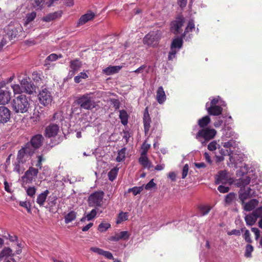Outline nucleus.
<instances>
[{
  "label": "nucleus",
  "instance_id": "f257e3e1",
  "mask_svg": "<svg viewBox=\"0 0 262 262\" xmlns=\"http://www.w3.org/2000/svg\"><path fill=\"white\" fill-rule=\"evenodd\" d=\"M34 153L33 149L30 148L29 144H25L22 146L18 151L16 161L13 164V171L18 173L23 172L25 170L24 164L31 159V157Z\"/></svg>",
  "mask_w": 262,
  "mask_h": 262
},
{
  "label": "nucleus",
  "instance_id": "f03ea898",
  "mask_svg": "<svg viewBox=\"0 0 262 262\" xmlns=\"http://www.w3.org/2000/svg\"><path fill=\"white\" fill-rule=\"evenodd\" d=\"M12 109L16 114H24L28 112L30 103L29 97L26 95H20L13 99L11 102Z\"/></svg>",
  "mask_w": 262,
  "mask_h": 262
},
{
  "label": "nucleus",
  "instance_id": "7ed1b4c3",
  "mask_svg": "<svg viewBox=\"0 0 262 262\" xmlns=\"http://www.w3.org/2000/svg\"><path fill=\"white\" fill-rule=\"evenodd\" d=\"M210 102H207L206 109L208 113L210 115L219 116L222 114L223 111L222 106H225V103L222 101L219 96L210 98Z\"/></svg>",
  "mask_w": 262,
  "mask_h": 262
},
{
  "label": "nucleus",
  "instance_id": "20e7f679",
  "mask_svg": "<svg viewBox=\"0 0 262 262\" xmlns=\"http://www.w3.org/2000/svg\"><path fill=\"white\" fill-rule=\"evenodd\" d=\"M75 102L81 110H92L96 105L91 94H85L78 97Z\"/></svg>",
  "mask_w": 262,
  "mask_h": 262
},
{
  "label": "nucleus",
  "instance_id": "39448f33",
  "mask_svg": "<svg viewBox=\"0 0 262 262\" xmlns=\"http://www.w3.org/2000/svg\"><path fill=\"white\" fill-rule=\"evenodd\" d=\"M216 134V131L213 128H205L198 131L195 138L200 141L203 145H205L210 140L214 138Z\"/></svg>",
  "mask_w": 262,
  "mask_h": 262
},
{
  "label": "nucleus",
  "instance_id": "423d86ee",
  "mask_svg": "<svg viewBox=\"0 0 262 262\" xmlns=\"http://www.w3.org/2000/svg\"><path fill=\"white\" fill-rule=\"evenodd\" d=\"M162 36V32L160 30L150 32L143 38V43L150 47H156Z\"/></svg>",
  "mask_w": 262,
  "mask_h": 262
},
{
  "label": "nucleus",
  "instance_id": "0eeeda50",
  "mask_svg": "<svg viewBox=\"0 0 262 262\" xmlns=\"http://www.w3.org/2000/svg\"><path fill=\"white\" fill-rule=\"evenodd\" d=\"M103 196L104 192L103 191H97L92 193L88 199L89 206L91 207H101Z\"/></svg>",
  "mask_w": 262,
  "mask_h": 262
},
{
  "label": "nucleus",
  "instance_id": "6e6552de",
  "mask_svg": "<svg viewBox=\"0 0 262 262\" xmlns=\"http://www.w3.org/2000/svg\"><path fill=\"white\" fill-rule=\"evenodd\" d=\"M182 45L183 40L181 37H177L173 39L168 56L169 60H171L176 57L177 53L181 48Z\"/></svg>",
  "mask_w": 262,
  "mask_h": 262
},
{
  "label": "nucleus",
  "instance_id": "1a4fd4ad",
  "mask_svg": "<svg viewBox=\"0 0 262 262\" xmlns=\"http://www.w3.org/2000/svg\"><path fill=\"white\" fill-rule=\"evenodd\" d=\"M8 36L12 39L17 36H20L23 31V28L18 23H15L13 25L11 24L6 28Z\"/></svg>",
  "mask_w": 262,
  "mask_h": 262
},
{
  "label": "nucleus",
  "instance_id": "9d476101",
  "mask_svg": "<svg viewBox=\"0 0 262 262\" xmlns=\"http://www.w3.org/2000/svg\"><path fill=\"white\" fill-rule=\"evenodd\" d=\"M38 99L41 104L47 106L51 103L52 97L51 93L47 89H44L39 93Z\"/></svg>",
  "mask_w": 262,
  "mask_h": 262
},
{
  "label": "nucleus",
  "instance_id": "9b49d317",
  "mask_svg": "<svg viewBox=\"0 0 262 262\" xmlns=\"http://www.w3.org/2000/svg\"><path fill=\"white\" fill-rule=\"evenodd\" d=\"M59 133V126L55 123H50L45 129V136L48 138L57 136Z\"/></svg>",
  "mask_w": 262,
  "mask_h": 262
},
{
  "label": "nucleus",
  "instance_id": "f8f14e48",
  "mask_svg": "<svg viewBox=\"0 0 262 262\" xmlns=\"http://www.w3.org/2000/svg\"><path fill=\"white\" fill-rule=\"evenodd\" d=\"M253 196H254V191L249 187L241 188L238 192L239 199L242 204H244L246 200Z\"/></svg>",
  "mask_w": 262,
  "mask_h": 262
},
{
  "label": "nucleus",
  "instance_id": "ddd939ff",
  "mask_svg": "<svg viewBox=\"0 0 262 262\" xmlns=\"http://www.w3.org/2000/svg\"><path fill=\"white\" fill-rule=\"evenodd\" d=\"M43 137L41 135L38 134L34 136L31 139L30 142H27L26 144H30V147L33 149L35 152L36 149L39 148L42 144Z\"/></svg>",
  "mask_w": 262,
  "mask_h": 262
},
{
  "label": "nucleus",
  "instance_id": "4468645a",
  "mask_svg": "<svg viewBox=\"0 0 262 262\" xmlns=\"http://www.w3.org/2000/svg\"><path fill=\"white\" fill-rule=\"evenodd\" d=\"M20 84L25 93L31 94L35 91V86L32 83L30 78L25 77L20 81Z\"/></svg>",
  "mask_w": 262,
  "mask_h": 262
},
{
  "label": "nucleus",
  "instance_id": "2eb2a0df",
  "mask_svg": "<svg viewBox=\"0 0 262 262\" xmlns=\"http://www.w3.org/2000/svg\"><path fill=\"white\" fill-rule=\"evenodd\" d=\"M184 23V18L179 17L171 23V31L174 34H178L182 32L181 28Z\"/></svg>",
  "mask_w": 262,
  "mask_h": 262
},
{
  "label": "nucleus",
  "instance_id": "dca6fc26",
  "mask_svg": "<svg viewBox=\"0 0 262 262\" xmlns=\"http://www.w3.org/2000/svg\"><path fill=\"white\" fill-rule=\"evenodd\" d=\"M46 160L43 154H37L31 159V166L41 169L42 163Z\"/></svg>",
  "mask_w": 262,
  "mask_h": 262
},
{
  "label": "nucleus",
  "instance_id": "f3484780",
  "mask_svg": "<svg viewBox=\"0 0 262 262\" xmlns=\"http://www.w3.org/2000/svg\"><path fill=\"white\" fill-rule=\"evenodd\" d=\"M39 172V169L32 166L29 167L25 172L23 178L26 179L27 181L32 182L35 180Z\"/></svg>",
  "mask_w": 262,
  "mask_h": 262
},
{
  "label": "nucleus",
  "instance_id": "a211bd4d",
  "mask_svg": "<svg viewBox=\"0 0 262 262\" xmlns=\"http://www.w3.org/2000/svg\"><path fill=\"white\" fill-rule=\"evenodd\" d=\"M11 98V93L8 88L0 89V104H7Z\"/></svg>",
  "mask_w": 262,
  "mask_h": 262
},
{
  "label": "nucleus",
  "instance_id": "6ab92c4d",
  "mask_svg": "<svg viewBox=\"0 0 262 262\" xmlns=\"http://www.w3.org/2000/svg\"><path fill=\"white\" fill-rule=\"evenodd\" d=\"M143 122L144 124L145 134L146 135L148 134L149 130L151 123V118L148 113V110L147 107L145 108L144 112Z\"/></svg>",
  "mask_w": 262,
  "mask_h": 262
},
{
  "label": "nucleus",
  "instance_id": "aec40b11",
  "mask_svg": "<svg viewBox=\"0 0 262 262\" xmlns=\"http://www.w3.org/2000/svg\"><path fill=\"white\" fill-rule=\"evenodd\" d=\"M10 110L6 106H0V123H6L10 120Z\"/></svg>",
  "mask_w": 262,
  "mask_h": 262
},
{
  "label": "nucleus",
  "instance_id": "412c9836",
  "mask_svg": "<svg viewBox=\"0 0 262 262\" xmlns=\"http://www.w3.org/2000/svg\"><path fill=\"white\" fill-rule=\"evenodd\" d=\"M237 137L238 135L233 132L230 127L226 126V125L224 127L222 136L223 140H227L228 138L233 140V139H237Z\"/></svg>",
  "mask_w": 262,
  "mask_h": 262
},
{
  "label": "nucleus",
  "instance_id": "4be33fe9",
  "mask_svg": "<svg viewBox=\"0 0 262 262\" xmlns=\"http://www.w3.org/2000/svg\"><path fill=\"white\" fill-rule=\"evenodd\" d=\"M223 141V142H222V146L228 150H231V154L233 155L235 148L238 146L237 142L233 139H230L227 141L226 140Z\"/></svg>",
  "mask_w": 262,
  "mask_h": 262
},
{
  "label": "nucleus",
  "instance_id": "5701e85b",
  "mask_svg": "<svg viewBox=\"0 0 262 262\" xmlns=\"http://www.w3.org/2000/svg\"><path fill=\"white\" fill-rule=\"evenodd\" d=\"M81 67V63L79 60L75 59L71 61L70 65L71 70L69 72L68 76L70 77H72L76 72L79 71Z\"/></svg>",
  "mask_w": 262,
  "mask_h": 262
},
{
  "label": "nucleus",
  "instance_id": "b1692460",
  "mask_svg": "<svg viewBox=\"0 0 262 262\" xmlns=\"http://www.w3.org/2000/svg\"><path fill=\"white\" fill-rule=\"evenodd\" d=\"M228 181V177L227 172L225 170L220 171L218 172L217 174L215 176V183L219 184H226Z\"/></svg>",
  "mask_w": 262,
  "mask_h": 262
},
{
  "label": "nucleus",
  "instance_id": "393cba45",
  "mask_svg": "<svg viewBox=\"0 0 262 262\" xmlns=\"http://www.w3.org/2000/svg\"><path fill=\"white\" fill-rule=\"evenodd\" d=\"M156 99L158 102L162 104L166 99V96L162 86L158 88L156 93Z\"/></svg>",
  "mask_w": 262,
  "mask_h": 262
},
{
  "label": "nucleus",
  "instance_id": "a878e982",
  "mask_svg": "<svg viewBox=\"0 0 262 262\" xmlns=\"http://www.w3.org/2000/svg\"><path fill=\"white\" fill-rule=\"evenodd\" d=\"M95 16V14L92 11H89L87 13L82 15L79 18L78 25H83L89 20H92Z\"/></svg>",
  "mask_w": 262,
  "mask_h": 262
},
{
  "label": "nucleus",
  "instance_id": "bb28decb",
  "mask_svg": "<svg viewBox=\"0 0 262 262\" xmlns=\"http://www.w3.org/2000/svg\"><path fill=\"white\" fill-rule=\"evenodd\" d=\"M258 201L256 199H253L248 202L242 204L243 208L245 211H250L253 210L256 206L258 204Z\"/></svg>",
  "mask_w": 262,
  "mask_h": 262
},
{
  "label": "nucleus",
  "instance_id": "cd10ccee",
  "mask_svg": "<svg viewBox=\"0 0 262 262\" xmlns=\"http://www.w3.org/2000/svg\"><path fill=\"white\" fill-rule=\"evenodd\" d=\"M62 11H58L53 13H51L44 16L42 18V20L46 22H50L56 18H59L61 16Z\"/></svg>",
  "mask_w": 262,
  "mask_h": 262
},
{
  "label": "nucleus",
  "instance_id": "c85d7f7f",
  "mask_svg": "<svg viewBox=\"0 0 262 262\" xmlns=\"http://www.w3.org/2000/svg\"><path fill=\"white\" fill-rule=\"evenodd\" d=\"M193 29H194V22L193 20H191L188 22V25L185 29L184 34H183V37L184 38L186 37L185 39L186 40H189L191 37L188 33L190 31H192Z\"/></svg>",
  "mask_w": 262,
  "mask_h": 262
},
{
  "label": "nucleus",
  "instance_id": "c756f323",
  "mask_svg": "<svg viewBox=\"0 0 262 262\" xmlns=\"http://www.w3.org/2000/svg\"><path fill=\"white\" fill-rule=\"evenodd\" d=\"M251 181V178L249 176H246L238 179L236 183L237 187L241 188H246L245 186L248 185Z\"/></svg>",
  "mask_w": 262,
  "mask_h": 262
},
{
  "label": "nucleus",
  "instance_id": "7c9ffc66",
  "mask_svg": "<svg viewBox=\"0 0 262 262\" xmlns=\"http://www.w3.org/2000/svg\"><path fill=\"white\" fill-rule=\"evenodd\" d=\"M49 194V191L48 190H46L37 196L36 202L40 206H42L44 205Z\"/></svg>",
  "mask_w": 262,
  "mask_h": 262
},
{
  "label": "nucleus",
  "instance_id": "2f4dec72",
  "mask_svg": "<svg viewBox=\"0 0 262 262\" xmlns=\"http://www.w3.org/2000/svg\"><path fill=\"white\" fill-rule=\"evenodd\" d=\"M122 68L121 66H110L103 70V73L107 75L118 73Z\"/></svg>",
  "mask_w": 262,
  "mask_h": 262
},
{
  "label": "nucleus",
  "instance_id": "473e14b6",
  "mask_svg": "<svg viewBox=\"0 0 262 262\" xmlns=\"http://www.w3.org/2000/svg\"><path fill=\"white\" fill-rule=\"evenodd\" d=\"M257 219V218L252 213L247 214L245 216V220L247 226H251L254 225Z\"/></svg>",
  "mask_w": 262,
  "mask_h": 262
},
{
  "label": "nucleus",
  "instance_id": "72a5a7b5",
  "mask_svg": "<svg viewBox=\"0 0 262 262\" xmlns=\"http://www.w3.org/2000/svg\"><path fill=\"white\" fill-rule=\"evenodd\" d=\"M139 161L140 163L145 168H149L151 167V164L148 159L146 155H141Z\"/></svg>",
  "mask_w": 262,
  "mask_h": 262
},
{
  "label": "nucleus",
  "instance_id": "f704fd0d",
  "mask_svg": "<svg viewBox=\"0 0 262 262\" xmlns=\"http://www.w3.org/2000/svg\"><path fill=\"white\" fill-rule=\"evenodd\" d=\"M119 118L121 120V122L124 125H125L128 123V115L125 110H121L119 112Z\"/></svg>",
  "mask_w": 262,
  "mask_h": 262
},
{
  "label": "nucleus",
  "instance_id": "c9c22d12",
  "mask_svg": "<svg viewBox=\"0 0 262 262\" xmlns=\"http://www.w3.org/2000/svg\"><path fill=\"white\" fill-rule=\"evenodd\" d=\"M76 213L74 211H71L66 214L64 216V222L66 224H68L75 220Z\"/></svg>",
  "mask_w": 262,
  "mask_h": 262
},
{
  "label": "nucleus",
  "instance_id": "e433bc0d",
  "mask_svg": "<svg viewBox=\"0 0 262 262\" xmlns=\"http://www.w3.org/2000/svg\"><path fill=\"white\" fill-rule=\"evenodd\" d=\"M210 122L209 116H205L198 120V124L201 127L206 126Z\"/></svg>",
  "mask_w": 262,
  "mask_h": 262
},
{
  "label": "nucleus",
  "instance_id": "4c0bfd02",
  "mask_svg": "<svg viewBox=\"0 0 262 262\" xmlns=\"http://www.w3.org/2000/svg\"><path fill=\"white\" fill-rule=\"evenodd\" d=\"M236 199V194L234 192H230L225 198V202L227 204H230L234 202Z\"/></svg>",
  "mask_w": 262,
  "mask_h": 262
},
{
  "label": "nucleus",
  "instance_id": "58836bf2",
  "mask_svg": "<svg viewBox=\"0 0 262 262\" xmlns=\"http://www.w3.org/2000/svg\"><path fill=\"white\" fill-rule=\"evenodd\" d=\"M199 208L201 215L204 216L209 212L211 209V207L209 205H201L199 206Z\"/></svg>",
  "mask_w": 262,
  "mask_h": 262
},
{
  "label": "nucleus",
  "instance_id": "ea45409f",
  "mask_svg": "<svg viewBox=\"0 0 262 262\" xmlns=\"http://www.w3.org/2000/svg\"><path fill=\"white\" fill-rule=\"evenodd\" d=\"M219 150L220 153L222 156L224 157V156L228 155L229 156V160L231 162L234 163L235 162L233 155H232V154H231V150H228V149H224L221 147L219 149Z\"/></svg>",
  "mask_w": 262,
  "mask_h": 262
},
{
  "label": "nucleus",
  "instance_id": "a19ab883",
  "mask_svg": "<svg viewBox=\"0 0 262 262\" xmlns=\"http://www.w3.org/2000/svg\"><path fill=\"white\" fill-rule=\"evenodd\" d=\"M119 168L117 167H114L108 173V179L111 181H113L116 178Z\"/></svg>",
  "mask_w": 262,
  "mask_h": 262
},
{
  "label": "nucleus",
  "instance_id": "79ce46f5",
  "mask_svg": "<svg viewBox=\"0 0 262 262\" xmlns=\"http://www.w3.org/2000/svg\"><path fill=\"white\" fill-rule=\"evenodd\" d=\"M12 255V251L9 248H5L0 253V259Z\"/></svg>",
  "mask_w": 262,
  "mask_h": 262
},
{
  "label": "nucleus",
  "instance_id": "37998d69",
  "mask_svg": "<svg viewBox=\"0 0 262 262\" xmlns=\"http://www.w3.org/2000/svg\"><path fill=\"white\" fill-rule=\"evenodd\" d=\"M88 77V75L85 72H80L77 76L74 77V81L76 83H79L82 81V79H85Z\"/></svg>",
  "mask_w": 262,
  "mask_h": 262
},
{
  "label": "nucleus",
  "instance_id": "c03bdc74",
  "mask_svg": "<svg viewBox=\"0 0 262 262\" xmlns=\"http://www.w3.org/2000/svg\"><path fill=\"white\" fill-rule=\"evenodd\" d=\"M12 89H13V93L14 95L19 94L23 95V93H25L21 85H19V84H13L11 86Z\"/></svg>",
  "mask_w": 262,
  "mask_h": 262
},
{
  "label": "nucleus",
  "instance_id": "a18cd8bd",
  "mask_svg": "<svg viewBox=\"0 0 262 262\" xmlns=\"http://www.w3.org/2000/svg\"><path fill=\"white\" fill-rule=\"evenodd\" d=\"M126 150V148L124 147L118 151V155L116 158V161L117 162H121L124 159L125 157Z\"/></svg>",
  "mask_w": 262,
  "mask_h": 262
},
{
  "label": "nucleus",
  "instance_id": "49530a36",
  "mask_svg": "<svg viewBox=\"0 0 262 262\" xmlns=\"http://www.w3.org/2000/svg\"><path fill=\"white\" fill-rule=\"evenodd\" d=\"M241 231L244 232L243 237H244L245 240L246 241V242L247 243H251L252 239L250 237V233L249 231L248 230L246 229L245 227H244L241 229Z\"/></svg>",
  "mask_w": 262,
  "mask_h": 262
},
{
  "label": "nucleus",
  "instance_id": "de8ad7c7",
  "mask_svg": "<svg viewBox=\"0 0 262 262\" xmlns=\"http://www.w3.org/2000/svg\"><path fill=\"white\" fill-rule=\"evenodd\" d=\"M128 219V214L126 212H121L118 216V219L116 221L117 224H120L123 221L127 220Z\"/></svg>",
  "mask_w": 262,
  "mask_h": 262
},
{
  "label": "nucleus",
  "instance_id": "09e8293b",
  "mask_svg": "<svg viewBox=\"0 0 262 262\" xmlns=\"http://www.w3.org/2000/svg\"><path fill=\"white\" fill-rule=\"evenodd\" d=\"M143 190V186L140 187H134L128 190V192H132L134 195L139 194Z\"/></svg>",
  "mask_w": 262,
  "mask_h": 262
},
{
  "label": "nucleus",
  "instance_id": "8fccbe9b",
  "mask_svg": "<svg viewBox=\"0 0 262 262\" xmlns=\"http://www.w3.org/2000/svg\"><path fill=\"white\" fill-rule=\"evenodd\" d=\"M111 227V225L107 223H101L98 226V230L101 232L106 231Z\"/></svg>",
  "mask_w": 262,
  "mask_h": 262
},
{
  "label": "nucleus",
  "instance_id": "3c124183",
  "mask_svg": "<svg viewBox=\"0 0 262 262\" xmlns=\"http://www.w3.org/2000/svg\"><path fill=\"white\" fill-rule=\"evenodd\" d=\"M217 148L220 149V145L217 144V142L216 141H213L211 142L208 145V150H209L210 151H214Z\"/></svg>",
  "mask_w": 262,
  "mask_h": 262
},
{
  "label": "nucleus",
  "instance_id": "603ef678",
  "mask_svg": "<svg viewBox=\"0 0 262 262\" xmlns=\"http://www.w3.org/2000/svg\"><path fill=\"white\" fill-rule=\"evenodd\" d=\"M117 235L119 240L120 239H128L129 238V234L127 231H124L117 233Z\"/></svg>",
  "mask_w": 262,
  "mask_h": 262
},
{
  "label": "nucleus",
  "instance_id": "864d4df0",
  "mask_svg": "<svg viewBox=\"0 0 262 262\" xmlns=\"http://www.w3.org/2000/svg\"><path fill=\"white\" fill-rule=\"evenodd\" d=\"M253 251V247L252 245L248 244L246 246V250L245 256L246 257H250L251 256V253Z\"/></svg>",
  "mask_w": 262,
  "mask_h": 262
},
{
  "label": "nucleus",
  "instance_id": "5fc2aeb1",
  "mask_svg": "<svg viewBox=\"0 0 262 262\" xmlns=\"http://www.w3.org/2000/svg\"><path fill=\"white\" fill-rule=\"evenodd\" d=\"M61 57H62V55L61 54L57 55L56 54H51L47 57V58L46 59V62L47 61H55L57 59H58L59 58H61Z\"/></svg>",
  "mask_w": 262,
  "mask_h": 262
},
{
  "label": "nucleus",
  "instance_id": "6e6d98bb",
  "mask_svg": "<svg viewBox=\"0 0 262 262\" xmlns=\"http://www.w3.org/2000/svg\"><path fill=\"white\" fill-rule=\"evenodd\" d=\"M36 14L35 12H32L27 15L26 24L32 21L36 17Z\"/></svg>",
  "mask_w": 262,
  "mask_h": 262
},
{
  "label": "nucleus",
  "instance_id": "4d7b16f0",
  "mask_svg": "<svg viewBox=\"0 0 262 262\" xmlns=\"http://www.w3.org/2000/svg\"><path fill=\"white\" fill-rule=\"evenodd\" d=\"M97 214V210L96 209H93L91 210V211L88 213L87 215H86V219H87V220L88 221H90L91 220H92L93 219H94L96 215Z\"/></svg>",
  "mask_w": 262,
  "mask_h": 262
},
{
  "label": "nucleus",
  "instance_id": "13d9d810",
  "mask_svg": "<svg viewBox=\"0 0 262 262\" xmlns=\"http://www.w3.org/2000/svg\"><path fill=\"white\" fill-rule=\"evenodd\" d=\"M36 189L35 187H29L27 189V194L33 197L36 193Z\"/></svg>",
  "mask_w": 262,
  "mask_h": 262
},
{
  "label": "nucleus",
  "instance_id": "bf43d9fd",
  "mask_svg": "<svg viewBox=\"0 0 262 262\" xmlns=\"http://www.w3.org/2000/svg\"><path fill=\"white\" fill-rule=\"evenodd\" d=\"M150 147V145L144 143L142 146L141 155H146L148 150Z\"/></svg>",
  "mask_w": 262,
  "mask_h": 262
},
{
  "label": "nucleus",
  "instance_id": "052dcab7",
  "mask_svg": "<svg viewBox=\"0 0 262 262\" xmlns=\"http://www.w3.org/2000/svg\"><path fill=\"white\" fill-rule=\"evenodd\" d=\"M156 184L154 182V180H151L145 186V189L146 190H150L152 188L155 187Z\"/></svg>",
  "mask_w": 262,
  "mask_h": 262
},
{
  "label": "nucleus",
  "instance_id": "680f3d73",
  "mask_svg": "<svg viewBox=\"0 0 262 262\" xmlns=\"http://www.w3.org/2000/svg\"><path fill=\"white\" fill-rule=\"evenodd\" d=\"M252 213L254 214L257 218L262 216V206L256 208L252 212Z\"/></svg>",
  "mask_w": 262,
  "mask_h": 262
},
{
  "label": "nucleus",
  "instance_id": "e2e57ef3",
  "mask_svg": "<svg viewBox=\"0 0 262 262\" xmlns=\"http://www.w3.org/2000/svg\"><path fill=\"white\" fill-rule=\"evenodd\" d=\"M57 198L56 196H53L52 197L50 196L49 198V204L53 207L55 206L57 203Z\"/></svg>",
  "mask_w": 262,
  "mask_h": 262
},
{
  "label": "nucleus",
  "instance_id": "0e129e2a",
  "mask_svg": "<svg viewBox=\"0 0 262 262\" xmlns=\"http://www.w3.org/2000/svg\"><path fill=\"white\" fill-rule=\"evenodd\" d=\"M90 250L101 255H102L104 251L103 250L97 247H91Z\"/></svg>",
  "mask_w": 262,
  "mask_h": 262
},
{
  "label": "nucleus",
  "instance_id": "69168bd1",
  "mask_svg": "<svg viewBox=\"0 0 262 262\" xmlns=\"http://www.w3.org/2000/svg\"><path fill=\"white\" fill-rule=\"evenodd\" d=\"M217 190L221 193H226V192H228L229 191V187H226L225 186H223V185H220L218 187Z\"/></svg>",
  "mask_w": 262,
  "mask_h": 262
},
{
  "label": "nucleus",
  "instance_id": "338daca9",
  "mask_svg": "<svg viewBox=\"0 0 262 262\" xmlns=\"http://www.w3.org/2000/svg\"><path fill=\"white\" fill-rule=\"evenodd\" d=\"M189 166L188 164H185L182 169V179H185L187 176L188 172Z\"/></svg>",
  "mask_w": 262,
  "mask_h": 262
},
{
  "label": "nucleus",
  "instance_id": "774afa93",
  "mask_svg": "<svg viewBox=\"0 0 262 262\" xmlns=\"http://www.w3.org/2000/svg\"><path fill=\"white\" fill-rule=\"evenodd\" d=\"M19 205L23 207L26 208L28 212H31V209H30L29 203L28 202H27L26 201H25V202L20 201L19 202Z\"/></svg>",
  "mask_w": 262,
  "mask_h": 262
}]
</instances>
